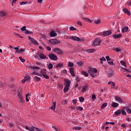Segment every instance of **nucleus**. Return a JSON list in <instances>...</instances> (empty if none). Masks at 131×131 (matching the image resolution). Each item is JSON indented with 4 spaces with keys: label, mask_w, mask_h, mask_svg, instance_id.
Instances as JSON below:
<instances>
[{
    "label": "nucleus",
    "mask_w": 131,
    "mask_h": 131,
    "mask_svg": "<svg viewBox=\"0 0 131 131\" xmlns=\"http://www.w3.org/2000/svg\"><path fill=\"white\" fill-rule=\"evenodd\" d=\"M116 101H117L120 104L122 103V99L120 97L116 96L115 98Z\"/></svg>",
    "instance_id": "nucleus-17"
},
{
    "label": "nucleus",
    "mask_w": 131,
    "mask_h": 131,
    "mask_svg": "<svg viewBox=\"0 0 131 131\" xmlns=\"http://www.w3.org/2000/svg\"><path fill=\"white\" fill-rule=\"evenodd\" d=\"M121 36H122V35L121 34H119L118 35H114L113 36V37H114V38L117 39V38H120Z\"/></svg>",
    "instance_id": "nucleus-22"
},
{
    "label": "nucleus",
    "mask_w": 131,
    "mask_h": 131,
    "mask_svg": "<svg viewBox=\"0 0 131 131\" xmlns=\"http://www.w3.org/2000/svg\"><path fill=\"white\" fill-rule=\"evenodd\" d=\"M29 40L34 43V45H36L37 46L38 45V42L33 38H31L30 36H29Z\"/></svg>",
    "instance_id": "nucleus-10"
},
{
    "label": "nucleus",
    "mask_w": 131,
    "mask_h": 131,
    "mask_svg": "<svg viewBox=\"0 0 131 131\" xmlns=\"http://www.w3.org/2000/svg\"><path fill=\"white\" fill-rule=\"evenodd\" d=\"M121 114V111L120 110H118L117 111L115 112V115H119Z\"/></svg>",
    "instance_id": "nucleus-31"
},
{
    "label": "nucleus",
    "mask_w": 131,
    "mask_h": 131,
    "mask_svg": "<svg viewBox=\"0 0 131 131\" xmlns=\"http://www.w3.org/2000/svg\"><path fill=\"white\" fill-rule=\"evenodd\" d=\"M19 59L21 61V62H25V59H23L21 56L19 57Z\"/></svg>",
    "instance_id": "nucleus-49"
},
{
    "label": "nucleus",
    "mask_w": 131,
    "mask_h": 131,
    "mask_svg": "<svg viewBox=\"0 0 131 131\" xmlns=\"http://www.w3.org/2000/svg\"><path fill=\"white\" fill-rule=\"evenodd\" d=\"M69 38L74 41H80V38L76 36H72L69 37Z\"/></svg>",
    "instance_id": "nucleus-8"
},
{
    "label": "nucleus",
    "mask_w": 131,
    "mask_h": 131,
    "mask_svg": "<svg viewBox=\"0 0 131 131\" xmlns=\"http://www.w3.org/2000/svg\"><path fill=\"white\" fill-rule=\"evenodd\" d=\"M76 64L78 65V66H82V65H83V62L81 61H77Z\"/></svg>",
    "instance_id": "nucleus-39"
},
{
    "label": "nucleus",
    "mask_w": 131,
    "mask_h": 131,
    "mask_svg": "<svg viewBox=\"0 0 131 131\" xmlns=\"http://www.w3.org/2000/svg\"><path fill=\"white\" fill-rule=\"evenodd\" d=\"M40 73H41L43 76V75H46V74H47V72H46V70H41Z\"/></svg>",
    "instance_id": "nucleus-37"
},
{
    "label": "nucleus",
    "mask_w": 131,
    "mask_h": 131,
    "mask_svg": "<svg viewBox=\"0 0 131 131\" xmlns=\"http://www.w3.org/2000/svg\"><path fill=\"white\" fill-rule=\"evenodd\" d=\"M101 42V40H100V39L97 38L94 40L93 45L94 47H96L97 46H100Z\"/></svg>",
    "instance_id": "nucleus-7"
},
{
    "label": "nucleus",
    "mask_w": 131,
    "mask_h": 131,
    "mask_svg": "<svg viewBox=\"0 0 131 131\" xmlns=\"http://www.w3.org/2000/svg\"><path fill=\"white\" fill-rule=\"evenodd\" d=\"M122 31L123 33H124L125 32H127V31H128V27H124L122 29Z\"/></svg>",
    "instance_id": "nucleus-25"
},
{
    "label": "nucleus",
    "mask_w": 131,
    "mask_h": 131,
    "mask_svg": "<svg viewBox=\"0 0 131 131\" xmlns=\"http://www.w3.org/2000/svg\"><path fill=\"white\" fill-rule=\"evenodd\" d=\"M32 69L34 70V69H39V67H32Z\"/></svg>",
    "instance_id": "nucleus-58"
},
{
    "label": "nucleus",
    "mask_w": 131,
    "mask_h": 131,
    "mask_svg": "<svg viewBox=\"0 0 131 131\" xmlns=\"http://www.w3.org/2000/svg\"><path fill=\"white\" fill-rule=\"evenodd\" d=\"M88 90H89V85L88 84H85L84 86H83V88L81 90V92H82V93H84V92H86Z\"/></svg>",
    "instance_id": "nucleus-13"
},
{
    "label": "nucleus",
    "mask_w": 131,
    "mask_h": 131,
    "mask_svg": "<svg viewBox=\"0 0 131 131\" xmlns=\"http://www.w3.org/2000/svg\"><path fill=\"white\" fill-rule=\"evenodd\" d=\"M70 30H71V31H74L76 30V28H75L74 27H70Z\"/></svg>",
    "instance_id": "nucleus-44"
},
{
    "label": "nucleus",
    "mask_w": 131,
    "mask_h": 131,
    "mask_svg": "<svg viewBox=\"0 0 131 131\" xmlns=\"http://www.w3.org/2000/svg\"><path fill=\"white\" fill-rule=\"evenodd\" d=\"M83 20L86 21V22H89V23H92V20H91L90 19H89L88 18H83Z\"/></svg>",
    "instance_id": "nucleus-36"
},
{
    "label": "nucleus",
    "mask_w": 131,
    "mask_h": 131,
    "mask_svg": "<svg viewBox=\"0 0 131 131\" xmlns=\"http://www.w3.org/2000/svg\"><path fill=\"white\" fill-rule=\"evenodd\" d=\"M73 129H77L78 130H79V129H81V127L80 126H76L73 127Z\"/></svg>",
    "instance_id": "nucleus-43"
},
{
    "label": "nucleus",
    "mask_w": 131,
    "mask_h": 131,
    "mask_svg": "<svg viewBox=\"0 0 131 131\" xmlns=\"http://www.w3.org/2000/svg\"><path fill=\"white\" fill-rule=\"evenodd\" d=\"M123 12H124L125 14H127L128 16H130V11H128V9L127 8H123Z\"/></svg>",
    "instance_id": "nucleus-14"
},
{
    "label": "nucleus",
    "mask_w": 131,
    "mask_h": 131,
    "mask_svg": "<svg viewBox=\"0 0 131 131\" xmlns=\"http://www.w3.org/2000/svg\"><path fill=\"white\" fill-rule=\"evenodd\" d=\"M68 91H69V87L66 86L63 89L64 93H67Z\"/></svg>",
    "instance_id": "nucleus-33"
},
{
    "label": "nucleus",
    "mask_w": 131,
    "mask_h": 131,
    "mask_svg": "<svg viewBox=\"0 0 131 131\" xmlns=\"http://www.w3.org/2000/svg\"><path fill=\"white\" fill-rule=\"evenodd\" d=\"M115 51H116V52H120L121 50H120V48H116Z\"/></svg>",
    "instance_id": "nucleus-60"
},
{
    "label": "nucleus",
    "mask_w": 131,
    "mask_h": 131,
    "mask_svg": "<svg viewBox=\"0 0 131 131\" xmlns=\"http://www.w3.org/2000/svg\"><path fill=\"white\" fill-rule=\"evenodd\" d=\"M43 76L46 79H49V78H50V77H49V76L47 75V74L46 75H44Z\"/></svg>",
    "instance_id": "nucleus-51"
},
{
    "label": "nucleus",
    "mask_w": 131,
    "mask_h": 131,
    "mask_svg": "<svg viewBox=\"0 0 131 131\" xmlns=\"http://www.w3.org/2000/svg\"><path fill=\"white\" fill-rule=\"evenodd\" d=\"M29 96H30V94L29 93L26 94V100L27 102L29 101V99H28V98H30Z\"/></svg>",
    "instance_id": "nucleus-35"
},
{
    "label": "nucleus",
    "mask_w": 131,
    "mask_h": 131,
    "mask_svg": "<svg viewBox=\"0 0 131 131\" xmlns=\"http://www.w3.org/2000/svg\"><path fill=\"white\" fill-rule=\"evenodd\" d=\"M85 52L89 53L90 54H92L93 53H95V52H96V50L94 49H89L85 50Z\"/></svg>",
    "instance_id": "nucleus-12"
},
{
    "label": "nucleus",
    "mask_w": 131,
    "mask_h": 131,
    "mask_svg": "<svg viewBox=\"0 0 131 131\" xmlns=\"http://www.w3.org/2000/svg\"><path fill=\"white\" fill-rule=\"evenodd\" d=\"M72 103H73L74 104H76V103H77L76 100V99H73V100H72Z\"/></svg>",
    "instance_id": "nucleus-61"
},
{
    "label": "nucleus",
    "mask_w": 131,
    "mask_h": 131,
    "mask_svg": "<svg viewBox=\"0 0 131 131\" xmlns=\"http://www.w3.org/2000/svg\"><path fill=\"white\" fill-rule=\"evenodd\" d=\"M120 64L122 66H124V67H125V68H126V62H125L124 61H121Z\"/></svg>",
    "instance_id": "nucleus-28"
},
{
    "label": "nucleus",
    "mask_w": 131,
    "mask_h": 131,
    "mask_svg": "<svg viewBox=\"0 0 131 131\" xmlns=\"http://www.w3.org/2000/svg\"><path fill=\"white\" fill-rule=\"evenodd\" d=\"M34 78L35 80L36 81H37V82L40 81V80H41V78L40 77H38V76H35V77H34Z\"/></svg>",
    "instance_id": "nucleus-29"
},
{
    "label": "nucleus",
    "mask_w": 131,
    "mask_h": 131,
    "mask_svg": "<svg viewBox=\"0 0 131 131\" xmlns=\"http://www.w3.org/2000/svg\"><path fill=\"white\" fill-rule=\"evenodd\" d=\"M70 83H71L70 80H68L67 81H65L64 85H66V86H68L69 88V86H70Z\"/></svg>",
    "instance_id": "nucleus-20"
},
{
    "label": "nucleus",
    "mask_w": 131,
    "mask_h": 131,
    "mask_svg": "<svg viewBox=\"0 0 131 131\" xmlns=\"http://www.w3.org/2000/svg\"><path fill=\"white\" fill-rule=\"evenodd\" d=\"M14 34L15 36H17V37H19V38H23V37L21 36V35H19V34L14 33Z\"/></svg>",
    "instance_id": "nucleus-41"
},
{
    "label": "nucleus",
    "mask_w": 131,
    "mask_h": 131,
    "mask_svg": "<svg viewBox=\"0 0 131 131\" xmlns=\"http://www.w3.org/2000/svg\"><path fill=\"white\" fill-rule=\"evenodd\" d=\"M73 66H74V63H73L71 61L68 62V67H73Z\"/></svg>",
    "instance_id": "nucleus-34"
},
{
    "label": "nucleus",
    "mask_w": 131,
    "mask_h": 131,
    "mask_svg": "<svg viewBox=\"0 0 131 131\" xmlns=\"http://www.w3.org/2000/svg\"><path fill=\"white\" fill-rule=\"evenodd\" d=\"M31 74L34 76L37 75L38 76H40V77H41V76H42L41 74L39 73H37L36 72H31Z\"/></svg>",
    "instance_id": "nucleus-16"
},
{
    "label": "nucleus",
    "mask_w": 131,
    "mask_h": 131,
    "mask_svg": "<svg viewBox=\"0 0 131 131\" xmlns=\"http://www.w3.org/2000/svg\"><path fill=\"white\" fill-rule=\"evenodd\" d=\"M107 75L108 77H111V76L113 75V74L112 72H109L107 73Z\"/></svg>",
    "instance_id": "nucleus-50"
},
{
    "label": "nucleus",
    "mask_w": 131,
    "mask_h": 131,
    "mask_svg": "<svg viewBox=\"0 0 131 131\" xmlns=\"http://www.w3.org/2000/svg\"><path fill=\"white\" fill-rule=\"evenodd\" d=\"M26 129L29 131H43L40 129H38L37 127L32 126V127H28L26 126Z\"/></svg>",
    "instance_id": "nucleus-3"
},
{
    "label": "nucleus",
    "mask_w": 131,
    "mask_h": 131,
    "mask_svg": "<svg viewBox=\"0 0 131 131\" xmlns=\"http://www.w3.org/2000/svg\"><path fill=\"white\" fill-rule=\"evenodd\" d=\"M112 107H113L114 108H116V107H118V106H119V104L116 103V102H113L112 104Z\"/></svg>",
    "instance_id": "nucleus-26"
},
{
    "label": "nucleus",
    "mask_w": 131,
    "mask_h": 131,
    "mask_svg": "<svg viewBox=\"0 0 131 131\" xmlns=\"http://www.w3.org/2000/svg\"><path fill=\"white\" fill-rule=\"evenodd\" d=\"M50 109H51V110H53L54 111H55V110H56V102H53L52 106H51V107H50Z\"/></svg>",
    "instance_id": "nucleus-21"
},
{
    "label": "nucleus",
    "mask_w": 131,
    "mask_h": 131,
    "mask_svg": "<svg viewBox=\"0 0 131 131\" xmlns=\"http://www.w3.org/2000/svg\"><path fill=\"white\" fill-rule=\"evenodd\" d=\"M20 29L21 31H25L26 30V26L23 27Z\"/></svg>",
    "instance_id": "nucleus-52"
},
{
    "label": "nucleus",
    "mask_w": 131,
    "mask_h": 131,
    "mask_svg": "<svg viewBox=\"0 0 131 131\" xmlns=\"http://www.w3.org/2000/svg\"><path fill=\"white\" fill-rule=\"evenodd\" d=\"M88 72L91 75V77L95 78V77H96V74L98 72V70L95 68H89Z\"/></svg>",
    "instance_id": "nucleus-1"
},
{
    "label": "nucleus",
    "mask_w": 131,
    "mask_h": 131,
    "mask_svg": "<svg viewBox=\"0 0 131 131\" xmlns=\"http://www.w3.org/2000/svg\"><path fill=\"white\" fill-rule=\"evenodd\" d=\"M108 84H110V85H111L112 86L111 89H114V86H115V84L113 81H110L108 82Z\"/></svg>",
    "instance_id": "nucleus-24"
},
{
    "label": "nucleus",
    "mask_w": 131,
    "mask_h": 131,
    "mask_svg": "<svg viewBox=\"0 0 131 131\" xmlns=\"http://www.w3.org/2000/svg\"><path fill=\"white\" fill-rule=\"evenodd\" d=\"M6 15H7V12H6V11H0V18L5 17Z\"/></svg>",
    "instance_id": "nucleus-18"
},
{
    "label": "nucleus",
    "mask_w": 131,
    "mask_h": 131,
    "mask_svg": "<svg viewBox=\"0 0 131 131\" xmlns=\"http://www.w3.org/2000/svg\"><path fill=\"white\" fill-rule=\"evenodd\" d=\"M48 56L50 60H52L53 61H57L58 60V57L54 54H50Z\"/></svg>",
    "instance_id": "nucleus-4"
},
{
    "label": "nucleus",
    "mask_w": 131,
    "mask_h": 131,
    "mask_svg": "<svg viewBox=\"0 0 131 131\" xmlns=\"http://www.w3.org/2000/svg\"><path fill=\"white\" fill-rule=\"evenodd\" d=\"M52 51L54 53L58 54V55H62L63 54V51L58 48H54Z\"/></svg>",
    "instance_id": "nucleus-6"
},
{
    "label": "nucleus",
    "mask_w": 131,
    "mask_h": 131,
    "mask_svg": "<svg viewBox=\"0 0 131 131\" xmlns=\"http://www.w3.org/2000/svg\"><path fill=\"white\" fill-rule=\"evenodd\" d=\"M34 58L35 59H38V60H39V57H38V56H37V55H34Z\"/></svg>",
    "instance_id": "nucleus-63"
},
{
    "label": "nucleus",
    "mask_w": 131,
    "mask_h": 131,
    "mask_svg": "<svg viewBox=\"0 0 131 131\" xmlns=\"http://www.w3.org/2000/svg\"><path fill=\"white\" fill-rule=\"evenodd\" d=\"M108 64H109L110 65H114L112 61H108Z\"/></svg>",
    "instance_id": "nucleus-64"
},
{
    "label": "nucleus",
    "mask_w": 131,
    "mask_h": 131,
    "mask_svg": "<svg viewBox=\"0 0 131 131\" xmlns=\"http://www.w3.org/2000/svg\"><path fill=\"white\" fill-rule=\"evenodd\" d=\"M107 105H108V103H107V102L103 103L101 105V108L104 109V108H105V107H107Z\"/></svg>",
    "instance_id": "nucleus-38"
},
{
    "label": "nucleus",
    "mask_w": 131,
    "mask_h": 131,
    "mask_svg": "<svg viewBox=\"0 0 131 131\" xmlns=\"http://www.w3.org/2000/svg\"><path fill=\"white\" fill-rule=\"evenodd\" d=\"M79 100L80 102L81 103L83 102V101H84V98H83V97H79Z\"/></svg>",
    "instance_id": "nucleus-45"
},
{
    "label": "nucleus",
    "mask_w": 131,
    "mask_h": 131,
    "mask_svg": "<svg viewBox=\"0 0 131 131\" xmlns=\"http://www.w3.org/2000/svg\"><path fill=\"white\" fill-rule=\"evenodd\" d=\"M57 34L55 31L52 30L50 32V36L51 37H55V36H57Z\"/></svg>",
    "instance_id": "nucleus-11"
},
{
    "label": "nucleus",
    "mask_w": 131,
    "mask_h": 131,
    "mask_svg": "<svg viewBox=\"0 0 131 131\" xmlns=\"http://www.w3.org/2000/svg\"><path fill=\"white\" fill-rule=\"evenodd\" d=\"M47 51H51V50H52V49L49 46H48L47 48H46Z\"/></svg>",
    "instance_id": "nucleus-62"
},
{
    "label": "nucleus",
    "mask_w": 131,
    "mask_h": 131,
    "mask_svg": "<svg viewBox=\"0 0 131 131\" xmlns=\"http://www.w3.org/2000/svg\"><path fill=\"white\" fill-rule=\"evenodd\" d=\"M100 61H106V58L105 57L102 56L101 58H100Z\"/></svg>",
    "instance_id": "nucleus-53"
},
{
    "label": "nucleus",
    "mask_w": 131,
    "mask_h": 131,
    "mask_svg": "<svg viewBox=\"0 0 131 131\" xmlns=\"http://www.w3.org/2000/svg\"><path fill=\"white\" fill-rule=\"evenodd\" d=\"M48 68H49V69H52L53 68V64L52 63H50L48 65Z\"/></svg>",
    "instance_id": "nucleus-54"
},
{
    "label": "nucleus",
    "mask_w": 131,
    "mask_h": 131,
    "mask_svg": "<svg viewBox=\"0 0 131 131\" xmlns=\"http://www.w3.org/2000/svg\"><path fill=\"white\" fill-rule=\"evenodd\" d=\"M62 66H63V63L61 62H60L56 64V68H60V67H62Z\"/></svg>",
    "instance_id": "nucleus-23"
},
{
    "label": "nucleus",
    "mask_w": 131,
    "mask_h": 131,
    "mask_svg": "<svg viewBox=\"0 0 131 131\" xmlns=\"http://www.w3.org/2000/svg\"><path fill=\"white\" fill-rule=\"evenodd\" d=\"M126 109V111L127 113H129V114H131V110L129 108V106H126L125 107Z\"/></svg>",
    "instance_id": "nucleus-27"
},
{
    "label": "nucleus",
    "mask_w": 131,
    "mask_h": 131,
    "mask_svg": "<svg viewBox=\"0 0 131 131\" xmlns=\"http://www.w3.org/2000/svg\"><path fill=\"white\" fill-rule=\"evenodd\" d=\"M121 127H122L123 128H126V125L124 124H122L121 125Z\"/></svg>",
    "instance_id": "nucleus-55"
},
{
    "label": "nucleus",
    "mask_w": 131,
    "mask_h": 131,
    "mask_svg": "<svg viewBox=\"0 0 131 131\" xmlns=\"http://www.w3.org/2000/svg\"><path fill=\"white\" fill-rule=\"evenodd\" d=\"M39 57L42 60H45V59H47V56L46 55H45V54H43L42 53H40L39 55Z\"/></svg>",
    "instance_id": "nucleus-19"
},
{
    "label": "nucleus",
    "mask_w": 131,
    "mask_h": 131,
    "mask_svg": "<svg viewBox=\"0 0 131 131\" xmlns=\"http://www.w3.org/2000/svg\"><path fill=\"white\" fill-rule=\"evenodd\" d=\"M81 73L82 74H83V75L85 76V77H88V76H89V73H88V72H86V71H83Z\"/></svg>",
    "instance_id": "nucleus-30"
},
{
    "label": "nucleus",
    "mask_w": 131,
    "mask_h": 131,
    "mask_svg": "<svg viewBox=\"0 0 131 131\" xmlns=\"http://www.w3.org/2000/svg\"><path fill=\"white\" fill-rule=\"evenodd\" d=\"M126 108L124 107L122 109V114L123 115H126V112H125Z\"/></svg>",
    "instance_id": "nucleus-32"
},
{
    "label": "nucleus",
    "mask_w": 131,
    "mask_h": 131,
    "mask_svg": "<svg viewBox=\"0 0 131 131\" xmlns=\"http://www.w3.org/2000/svg\"><path fill=\"white\" fill-rule=\"evenodd\" d=\"M96 24H100L101 23V20L100 19H97V21H95Z\"/></svg>",
    "instance_id": "nucleus-59"
},
{
    "label": "nucleus",
    "mask_w": 131,
    "mask_h": 131,
    "mask_svg": "<svg viewBox=\"0 0 131 131\" xmlns=\"http://www.w3.org/2000/svg\"><path fill=\"white\" fill-rule=\"evenodd\" d=\"M25 34H32V32H30L29 30H26L25 31Z\"/></svg>",
    "instance_id": "nucleus-42"
},
{
    "label": "nucleus",
    "mask_w": 131,
    "mask_h": 131,
    "mask_svg": "<svg viewBox=\"0 0 131 131\" xmlns=\"http://www.w3.org/2000/svg\"><path fill=\"white\" fill-rule=\"evenodd\" d=\"M105 59H106V60L107 61V62H109V61H111V58H110V57H109V56H106L105 57Z\"/></svg>",
    "instance_id": "nucleus-47"
},
{
    "label": "nucleus",
    "mask_w": 131,
    "mask_h": 131,
    "mask_svg": "<svg viewBox=\"0 0 131 131\" xmlns=\"http://www.w3.org/2000/svg\"><path fill=\"white\" fill-rule=\"evenodd\" d=\"M26 4H27V2H23L20 3V6H23L24 5H26Z\"/></svg>",
    "instance_id": "nucleus-56"
},
{
    "label": "nucleus",
    "mask_w": 131,
    "mask_h": 131,
    "mask_svg": "<svg viewBox=\"0 0 131 131\" xmlns=\"http://www.w3.org/2000/svg\"><path fill=\"white\" fill-rule=\"evenodd\" d=\"M49 42H50V43H51V45L53 46L60 43V41H59L57 39H51L49 40Z\"/></svg>",
    "instance_id": "nucleus-5"
},
{
    "label": "nucleus",
    "mask_w": 131,
    "mask_h": 131,
    "mask_svg": "<svg viewBox=\"0 0 131 131\" xmlns=\"http://www.w3.org/2000/svg\"><path fill=\"white\" fill-rule=\"evenodd\" d=\"M14 50L16 51V53H19V49L18 47H15Z\"/></svg>",
    "instance_id": "nucleus-57"
},
{
    "label": "nucleus",
    "mask_w": 131,
    "mask_h": 131,
    "mask_svg": "<svg viewBox=\"0 0 131 131\" xmlns=\"http://www.w3.org/2000/svg\"><path fill=\"white\" fill-rule=\"evenodd\" d=\"M77 110H79V111H82L83 110V108L82 107H76Z\"/></svg>",
    "instance_id": "nucleus-46"
},
{
    "label": "nucleus",
    "mask_w": 131,
    "mask_h": 131,
    "mask_svg": "<svg viewBox=\"0 0 131 131\" xmlns=\"http://www.w3.org/2000/svg\"><path fill=\"white\" fill-rule=\"evenodd\" d=\"M25 80H26V81L29 80V79H30V76H26L25 77Z\"/></svg>",
    "instance_id": "nucleus-48"
},
{
    "label": "nucleus",
    "mask_w": 131,
    "mask_h": 131,
    "mask_svg": "<svg viewBox=\"0 0 131 131\" xmlns=\"http://www.w3.org/2000/svg\"><path fill=\"white\" fill-rule=\"evenodd\" d=\"M121 70H122L123 72H129V70L125 69V68H121Z\"/></svg>",
    "instance_id": "nucleus-40"
},
{
    "label": "nucleus",
    "mask_w": 131,
    "mask_h": 131,
    "mask_svg": "<svg viewBox=\"0 0 131 131\" xmlns=\"http://www.w3.org/2000/svg\"><path fill=\"white\" fill-rule=\"evenodd\" d=\"M23 93V91H22V90L18 91L17 93V97L19 99L20 103H25V98L23 96V95H22Z\"/></svg>",
    "instance_id": "nucleus-2"
},
{
    "label": "nucleus",
    "mask_w": 131,
    "mask_h": 131,
    "mask_svg": "<svg viewBox=\"0 0 131 131\" xmlns=\"http://www.w3.org/2000/svg\"><path fill=\"white\" fill-rule=\"evenodd\" d=\"M111 34H112V32L111 30L105 31L103 33V35L104 36H108V35H110Z\"/></svg>",
    "instance_id": "nucleus-9"
},
{
    "label": "nucleus",
    "mask_w": 131,
    "mask_h": 131,
    "mask_svg": "<svg viewBox=\"0 0 131 131\" xmlns=\"http://www.w3.org/2000/svg\"><path fill=\"white\" fill-rule=\"evenodd\" d=\"M70 74L72 76H75V74L74 73V68H70L69 69Z\"/></svg>",
    "instance_id": "nucleus-15"
}]
</instances>
